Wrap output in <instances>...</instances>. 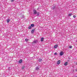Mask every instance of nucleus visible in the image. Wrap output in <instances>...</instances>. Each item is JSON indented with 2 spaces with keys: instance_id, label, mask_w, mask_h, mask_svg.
<instances>
[{
  "instance_id": "nucleus-1",
  "label": "nucleus",
  "mask_w": 77,
  "mask_h": 77,
  "mask_svg": "<svg viewBox=\"0 0 77 77\" xmlns=\"http://www.w3.org/2000/svg\"><path fill=\"white\" fill-rule=\"evenodd\" d=\"M34 14H37V11L36 10H34L33 11Z\"/></svg>"
},
{
  "instance_id": "nucleus-2",
  "label": "nucleus",
  "mask_w": 77,
  "mask_h": 77,
  "mask_svg": "<svg viewBox=\"0 0 77 77\" xmlns=\"http://www.w3.org/2000/svg\"><path fill=\"white\" fill-rule=\"evenodd\" d=\"M22 62H23V60L22 59H21L19 61V63H21Z\"/></svg>"
},
{
  "instance_id": "nucleus-3",
  "label": "nucleus",
  "mask_w": 77,
  "mask_h": 77,
  "mask_svg": "<svg viewBox=\"0 0 77 77\" xmlns=\"http://www.w3.org/2000/svg\"><path fill=\"white\" fill-rule=\"evenodd\" d=\"M63 54V52L62 51L60 53V56H62Z\"/></svg>"
},
{
  "instance_id": "nucleus-4",
  "label": "nucleus",
  "mask_w": 77,
  "mask_h": 77,
  "mask_svg": "<svg viewBox=\"0 0 77 77\" xmlns=\"http://www.w3.org/2000/svg\"><path fill=\"white\" fill-rule=\"evenodd\" d=\"M60 60H59L57 61V65H59V64H60Z\"/></svg>"
},
{
  "instance_id": "nucleus-5",
  "label": "nucleus",
  "mask_w": 77,
  "mask_h": 77,
  "mask_svg": "<svg viewBox=\"0 0 77 77\" xmlns=\"http://www.w3.org/2000/svg\"><path fill=\"white\" fill-rule=\"evenodd\" d=\"M35 29H33L31 31V33H34L35 32Z\"/></svg>"
},
{
  "instance_id": "nucleus-6",
  "label": "nucleus",
  "mask_w": 77,
  "mask_h": 77,
  "mask_svg": "<svg viewBox=\"0 0 77 77\" xmlns=\"http://www.w3.org/2000/svg\"><path fill=\"white\" fill-rule=\"evenodd\" d=\"M20 17L21 18H23L24 17V15L22 14L20 16Z\"/></svg>"
},
{
  "instance_id": "nucleus-7",
  "label": "nucleus",
  "mask_w": 77,
  "mask_h": 77,
  "mask_svg": "<svg viewBox=\"0 0 77 77\" xmlns=\"http://www.w3.org/2000/svg\"><path fill=\"white\" fill-rule=\"evenodd\" d=\"M38 42V41L37 40H35L33 42L32 44H35V43H36V42Z\"/></svg>"
},
{
  "instance_id": "nucleus-8",
  "label": "nucleus",
  "mask_w": 77,
  "mask_h": 77,
  "mask_svg": "<svg viewBox=\"0 0 77 77\" xmlns=\"http://www.w3.org/2000/svg\"><path fill=\"white\" fill-rule=\"evenodd\" d=\"M35 70H36V71H38V70H39V68L38 67H36L35 69Z\"/></svg>"
},
{
  "instance_id": "nucleus-9",
  "label": "nucleus",
  "mask_w": 77,
  "mask_h": 77,
  "mask_svg": "<svg viewBox=\"0 0 77 77\" xmlns=\"http://www.w3.org/2000/svg\"><path fill=\"white\" fill-rule=\"evenodd\" d=\"M57 46H58V45H56L54 46V47L55 48H56L57 47Z\"/></svg>"
},
{
  "instance_id": "nucleus-10",
  "label": "nucleus",
  "mask_w": 77,
  "mask_h": 77,
  "mask_svg": "<svg viewBox=\"0 0 77 77\" xmlns=\"http://www.w3.org/2000/svg\"><path fill=\"white\" fill-rule=\"evenodd\" d=\"M64 65L65 66H66V65H68V62H66L64 64Z\"/></svg>"
},
{
  "instance_id": "nucleus-11",
  "label": "nucleus",
  "mask_w": 77,
  "mask_h": 77,
  "mask_svg": "<svg viewBox=\"0 0 77 77\" xmlns=\"http://www.w3.org/2000/svg\"><path fill=\"white\" fill-rule=\"evenodd\" d=\"M44 38L42 37V38L41 39V42H42L43 41H44Z\"/></svg>"
},
{
  "instance_id": "nucleus-12",
  "label": "nucleus",
  "mask_w": 77,
  "mask_h": 77,
  "mask_svg": "<svg viewBox=\"0 0 77 77\" xmlns=\"http://www.w3.org/2000/svg\"><path fill=\"white\" fill-rule=\"evenodd\" d=\"M28 41H29V39H28L26 38L25 39V41L26 42H28Z\"/></svg>"
},
{
  "instance_id": "nucleus-13",
  "label": "nucleus",
  "mask_w": 77,
  "mask_h": 77,
  "mask_svg": "<svg viewBox=\"0 0 77 77\" xmlns=\"http://www.w3.org/2000/svg\"><path fill=\"white\" fill-rule=\"evenodd\" d=\"M31 27H34L35 25H34V24H32L31 25Z\"/></svg>"
},
{
  "instance_id": "nucleus-14",
  "label": "nucleus",
  "mask_w": 77,
  "mask_h": 77,
  "mask_svg": "<svg viewBox=\"0 0 77 77\" xmlns=\"http://www.w3.org/2000/svg\"><path fill=\"white\" fill-rule=\"evenodd\" d=\"M29 29H32V26H29L28 27Z\"/></svg>"
},
{
  "instance_id": "nucleus-15",
  "label": "nucleus",
  "mask_w": 77,
  "mask_h": 77,
  "mask_svg": "<svg viewBox=\"0 0 77 77\" xmlns=\"http://www.w3.org/2000/svg\"><path fill=\"white\" fill-rule=\"evenodd\" d=\"M10 20H9V19H8L7 20V23H9L10 21Z\"/></svg>"
},
{
  "instance_id": "nucleus-16",
  "label": "nucleus",
  "mask_w": 77,
  "mask_h": 77,
  "mask_svg": "<svg viewBox=\"0 0 77 77\" xmlns=\"http://www.w3.org/2000/svg\"><path fill=\"white\" fill-rule=\"evenodd\" d=\"M71 15H72V14H68V16L69 17H71Z\"/></svg>"
},
{
  "instance_id": "nucleus-17",
  "label": "nucleus",
  "mask_w": 77,
  "mask_h": 77,
  "mask_svg": "<svg viewBox=\"0 0 77 77\" xmlns=\"http://www.w3.org/2000/svg\"><path fill=\"white\" fill-rule=\"evenodd\" d=\"M39 62H41V61H42V59L40 58L39 60Z\"/></svg>"
},
{
  "instance_id": "nucleus-18",
  "label": "nucleus",
  "mask_w": 77,
  "mask_h": 77,
  "mask_svg": "<svg viewBox=\"0 0 77 77\" xmlns=\"http://www.w3.org/2000/svg\"><path fill=\"white\" fill-rule=\"evenodd\" d=\"M24 68H25V66H23L22 68V69H24Z\"/></svg>"
},
{
  "instance_id": "nucleus-19",
  "label": "nucleus",
  "mask_w": 77,
  "mask_h": 77,
  "mask_svg": "<svg viewBox=\"0 0 77 77\" xmlns=\"http://www.w3.org/2000/svg\"><path fill=\"white\" fill-rule=\"evenodd\" d=\"M54 54L55 55H57V53L56 52Z\"/></svg>"
},
{
  "instance_id": "nucleus-20",
  "label": "nucleus",
  "mask_w": 77,
  "mask_h": 77,
  "mask_svg": "<svg viewBox=\"0 0 77 77\" xmlns=\"http://www.w3.org/2000/svg\"><path fill=\"white\" fill-rule=\"evenodd\" d=\"M73 18H75L76 17V16H75V15H74L73 16Z\"/></svg>"
},
{
  "instance_id": "nucleus-21",
  "label": "nucleus",
  "mask_w": 77,
  "mask_h": 77,
  "mask_svg": "<svg viewBox=\"0 0 77 77\" xmlns=\"http://www.w3.org/2000/svg\"><path fill=\"white\" fill-rule=\"evenodd\" d=\"M69 48H72V46H69Z\"/></svg>"
},
{
  "instance_id": "nucleus-22",
  "label": "nucleus",
  "mask_w": 77,
  "mask_h": 77,
  "mask_svg": "<svg viewBox=\"0 0 77 77\" xmlns=\"http://www.w3.org/2000/svg\"><path fill=\"white\" fill-rule=\"evenodd\" d=\"M14 0H11V2H14Z\"/></svg>"
},
{
  "instance_id": "nucleus-23",
  "label": "nucleus",
  "mask_w": 77,
  "mask_h": 77,
  "mask_svg": "<svg viewBox=\"0 0 77 77\" xmlns=\"http://www.w3.org/2000/svg\"><path fill=\"white\" fill-rule=\"evenodd\" d=\"M75 71H77V69H75Z\"/></svg>"
},
{
  "instance_id": "nucleus-24",
  "label": "nucleus",
  "mask_w": 77,
  "mask_h": 77,
  "mask_svg": "<svg viewBox=\"0 0 77 77\" xmlns=\"http://www.w3.org/2000/svg\"><path fill=\"white\" fill-rule=\"evenodd\" d=\"M54 8H53L52 9H54Z\"/></svg>"
}]
</instances>
